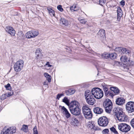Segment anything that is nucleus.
<instances>
[{"instance_id": "nucleus-52", "label": "nucleus", "mask_w": 134, "mask_h": 134, "mask_svg": "<svg viewBox=\"0 0 134 134\" xmlns=\"http://www.w3.org/2000/svg\"><path fill=\"white\" fill-rule=\"evenodd\" d=\"M114 96L113 93H112L110 91L109 96H110L113 98Z\"/></svg>"}, {"instance_id": "nucleus-8", "label": "nucleus", "mask_w": 134, "mask_h": 134, "mask_svg": "<svg viewBox=\"0 0 134 134\" xmlns=\"http://www.w3.org/2000/svg\"><path fill=\"white\" fill-rule=\"evenodd\" d=\"M38 32L37 31H30L27 32L25 36L27 38H34L38 35Z\"/></svg>"}, {"instance_id": "nucleus-39", "label": "nucleus", "mask_w": 134, "mask_h": 134, "mask_svg": "<svg viewBox=\"0 0 134 134\" xmlns=\"http://www.w3.org/2000/svg\"><path fill=\"white\" fill-rule=\"evenodd\" d=\"M57 8L58 10L60 12H63V8L62 6L60 5H59L57 6Z\"/></svg>"}, {"instance_id": "nucleus-13", "label": "nucleus", "mask_w": 134, "mask_h": 134, "mask_svg": "<svg viewBox=\"0 0 134 134\" xmlns=\"http://www.w3.org/2000/svg\"><path fill=\"white\" fill-rule=\"evenodd\" d=\"M41 50L40 48H37L36 49L35 52V59L36 60H40L43 57V55L41 53Z\"/></svg>"}, {"instance_id": "nucleus-35", "label": "nucleus", "mask_w": 134, "mask_h": 134, "mask_svg": "<svg viewBox=\"0 0 134 134\" xmlns=\"http://www.w3.org/2000/svg\"><path fill=\"white\" fill-rule=\"evenodd\" d=\"M62 101L67 104H68L69 103L68 99L66 97H64V98L63 99Z\"/></svg>"}, {"instance_id": "nucleus-3", "label": "nucleus", "mask_w": 134, "mask_h": 134, "mask_svg": "<svg viewBox=\"0 0 134 134\" xmlns=\"http://www.w3.org/2000/svg\"><path fill=\"white\" fill-rule=\"evenodd\" d=\"M115 116L119 121H126L127 119L126 116L121 108L116 109V110L115 111Z\"/></svg>"}, {"instance_id": "nucleus-53", "label": "nucleus", "mask_w": 134, "mask_h": 134, "mask_svg": "<svg viewBox=\"0 0 134 134\" xmlns=\"http://www.w3.org/2000/svg\"><path fill=\"white\" fill-rule=\"evenodd\" d=\"M46 65H48V66L49 67H51L52 66V65H50L49 64V62H47V63L46 64Z\"/></svg>"}, {"instance_id": "nucleus-27", "label": "nucleus", "mask_w": 134, "mask_h": 134, "mask_svg": "<svg viewBox=\"0 0 134 134\" xmlns=\"http://www.w3.org/2000/svg\"><path fill=\"white\" fill-rule=\"evenodd\" d=\"M112 104V102L111 100L108 99H105L103 103V105L104 107H106L107 106H108V104Z\"/></svg>"}, {"instance_id": "nucleus-33", "label": "nucleus", "mask_w": 134, "mask_h": 134, "mask_svg": "<svg viewBox=\"0 0 134 134\" xmlns=\"http://www.w3.org/2000/svg\"><path fill=\"white\" fill-rule=\"evenodd\" d=\"M116 54L115 53H113L110 54L109 58L111 59H114L116 58Z\"/></svg>"}, {"instance_id": "nucleus-38", "label": "nucleus", "mask_w": 134, "mask_h": 134, "mask_svg": "<svg viewBox=\"0 0 134 134\" xmlns=\"http://www.w3.org/2000/svg\"><path fill=\"white\" fill-rule=\"evenodd\" d=\"M79 20L80 23L83 24H85L87 22L86 21L85 19H81L79 18Z\"/></svg>"}, {"instance_id": "nucleus-31", "label": "nucleus", "mask_w": 134, "mask_h": 134, "mask_svg": "<svg viewBox=\"0 0 134 134\" xmlns=\"http://www.w3.org/2000/svg\"><path fill=\"white\" fill-rule=\"evenodd\" d=\"M75 91L74 90L70 89L68 91H65V93L67 95H71L75 93Z\"/></svg>"}, {"instance_id": "nucleus-6", "label": "nucleus", "mask_w": 134, "mask_h": 134, "mask_svg": "<svg viewBox=\"0 0 134 134\" xmlns=\"http://www.w3.org/2000/svg\"><path fill=\"white\" fill-rule=\"evenodd\" d=\"M24 62L21 60H19L14 64V69L16 72L20 71L22 69L24 65Z\"/></svg>"}, {"instance_id": "nucleus-19", "label": "nucleus", "mask_w": 134, "mask_h": 134, "mask_svg": "<svg viewBox=\"0 0 134 134\" xmlns=\"http://www.w3.org/2000/svg\"><path fill=\"white\" fill-rule=\"evenodd\" d=\"M60 23L62 25L68 26L69 23L67 20L64 18H61L60 20Z\"/></svg>"}, {"instance_id": "nucleus-9", "label": "nucleus", "mask_w": 134, "mask_h": 134, "mask_svg": "<svg viewBox=\"0 0 134 134\" xmlns=\"http://www.w3.org/2000/svg\"><path fill=\"white\" fill-rule=\"evenodd\" d=\"M126 108L128 112L131 113L134 111V102L132 101L128 102L126 104Z\"/></svg>"}, {"instance_id": "nucleus-34", "label": "nucleus", "mask_w": 134, "mask_h": 134, "mask_svg": "<svg viewBox=\"0 0 134 134\" xmlns=\"http://www.w3.org/2000/svg\"><path fill=\"white\" fill-rule=\"evenodd\" d=\"M61 109L63 113L64 114L68 111L67 110L64 106H61Z\"/></svg>"}, {"instance_id": "nucleus-20", "label": "nucleus", "mask_w": 134, "mask_h": 134, "mask_svg": "<svg viewBox=\"0 0 134 134\" xmlns=\"http://www.w3.org/2000/svg\"><path fill=\"white\" fill-rule=\"evenodd\" d=\"M105 31L102 29L100 30L98 32L97 34L99 37L104 38L105 37Z\"/></svg>"}, {"instance_id": "nucleus-44", "label": "nucleus", "mask_w": 134, "mask_h": 134, "mask_svg": "<svg viewBox=\"0 0 134 134\" xmlns=\"http://www.w3.org/2000/svg\"><path fill=\"white\" fill-rule=\"evenodd\" d=\"M6 94V96L8 97H9L12 95L13 94V92H8L7 93H5Z\"/></svg>"}, {"instance_id": "nucleus-12", "label": "nucleus", "mask_w": 134, "mask_h": 134, "mask_svg": "<svg viewBox=\"0 0 134 134\" xmlns=\"http://www.w3.org/2000/svg\"><path fill=\"white\" fill-rule=\"evenodd\" d=\"M69 121L71 125L74 126H77L79 123L78 119L74 117L71 118Z\"/></svg>"}, {"instance_id": "nucleus-23", "label": "nucleus", "mask_w": 134, "mask_h": 134, "mask_svg": "<svg viewBox=\"0 0 134 134\" xmlns=\"http://www.w3.org/2000/svg\"><path fill=\"white\" fill-rule=\"evenodd\" d=\"M110 90L113 91L115 94H117L119 93V90L116 87H111L110 88Z\"/></svg>"}, {"instance_id": "nucleus-14", "label": "nucleus", "mask_w": 134, "mask_h": 134, "mask_svg": "<svg viewBox=\"0 0 134 134\" xmlns=\"http://www.w3.org/2000/svg\"><path fill=\"white\" fill-rule=\"evenodd\" d=\"M5 29L6 31L11 36H14L15 35V31L12 27L7 26Z\"/></svg>"}, {"instance_id": "nucleus-18", "label": "nucleus", "mask_w": 134, "mask_h": 134, "mask_svg": "<svg viewBox=\"0 0 134 134\" xmlns=\"http://www.w3.org/2000/svg\"><path fill=\"white\" fill-rule=\"evenodd\" d=\"M93 111L96 114H100L103 112V110L101 108L97 107L94 108Z\"/></svg>"}, {"instance_id": "nucleus-32", "label": "nucleus", "mask_w": 134, "mask_h": 134, "mask_svg": "<svg viewBox=\"0 0 134 134\" xmlns=\"http://www.w3.org/2000/svg\"><path fill=\"white\" fill-rule=\"evenodd\" d=\"M109 56L110 54L106 52L104 53L101 55V57L102 58L105 59H107L109 58Z\"/></svg>"}, {"instance_id": "nucleus-28", "label": "nucleus", "mask_w": 134, "mask_h": 134, "mask_svg": "<svg viewBox=\"0 0 134 134\" xmlns=\"http://www.w3.org/2000/svg\"><path fill=\"white\" fill-rule=\"evenodd\" d=\"M21 130L24 132H27L28 131V126L27 125H23L22 126V128L21 129Z\"/></svg>"}, {"instance_id": "nucleus-54", "label": "nucleus", "mask_w": 134, "mask_h": 134, "mask_svg": "<svg viewBox=\"0 0 134 134\" xmlns=\"http://www.w3.org/2000/svg\"><path fill=\"white\" fill-rule=\"evenodd\" d=\"M46 84H47L46 83V82H44L43 83V85H46Z\"/></svg>"}, {"instance_id": "nucleus-47", "label": "nucleus", "mask_w": 134, "mask_h": 134, "mask_svg": "<svg viewBox=\"0 0 134 134\" xmlns=\"http://www.w3.org/2000/svg\"><path fill=\"white\" fill-rule=\"evenodd\" d=\"M130 123L132 126L134 128V118L131 120Z\"/></svg>"}, {"instance_id": "nucleus-45", "label": "nucleus", "mask_w": 134, "mask_h": 134, "mask_svg": "<svg viewBox=\"0 0 134 134\" xmlns=\"http://www.w3.org/2000/svg\"><path fill=\"white\" fill-rule=\"evenodd\" d=\"M134 64V62L133 61H131L130 62L129 60H128V63L126 65H129L130 66H132Z\"/></svg>"}, {"instance_id": "nucleus-21", "label": "nucleus", "mask_w": 134, "mask_h": 134, "mask_svg": "<svg viewBox=\"0 0 134 134\" xmlns=\"http://www.w3.org/2000/svg\"><path fill=\"white\" fill-rule=\"evenodd\" d=\"M112 104H108V106H107L106 107H104L105 108L106 112L108 113H110V112L112 109Z\"/></svg>"}, {"instance_id": "nucleus-48", "label": "nucleus", "mask_w": 134, "mask_h": 134, "mask_svg": "<svg viewBox=\"0 0 134 134\" xmlns=\"http://www.w3.org/2000/svg\"><path fill=\"white\" fill-rule=\"evenodd\" d=\"M103 90L104 92L108 90V89L106 86H103Z\"/></svg>"}, {"instance_id": "nucleus-55", "label": "nucleus", "mask_w": 134, "mask_h": 134, "mask_svg": "<svg viewBox=\"0 0 134 134\" xmlns=\"http://www.w3.org/2000/svg\"><path fill=\"white\" fill-rule=\"evenodd\" d=\"M103 64V66H104V64Z\"/></svg>"}, {"instance_id": "nucleus-46", "label": "nucleus", "mask_w": 134, "mask_h": 134, "mask_svg": "<svg viewBox=\"0 0 134 134\" xmlns=\"http://www.w3.org/2000/svg\"><path fill=\"white\" fill-rule=\"evenodd\" d=\"M64 96V94H59L57 95V99L59 100V98L61 97L62 96Z\"/></svg>"}, {"instance_id": "nucleus-1", "label": "nucleus", "mask_w": 134, "mask_h": 134, "mask_svg": "<svg viewBox=\"0 0 134 134\" xmlns=\"http://www.w3.org/2000/svg\"><path fill=\"white\" fill-rule=\"evenodd\" d=\"M69 108L71 113L73 115L77 116L80 114L81 110L79 107V104L76 101L72 102Z\"/></svg>"}, {"instance_id": "nucleus-36", "label": "nucleus", "mask_w": 134, "mask_h": 134, "mask_svg": "<svg viewBox=\"0 0 134 134\" xmlns=\"http://www.w3.org/2000/svg\"><path fill=\"white\" fill-rule=\"evenodd\" d=\"M6 97L5 94H3L0 96V99L2 100H3L6 98Z\"/></svg>"}, {"instance_id": "nucleus-22", "label": "nucleus", "mask_w": 134, "mask_h": 134, "mask_svg": "<svg viewBox=\"0 0 134 134\" xmlns=\"http://www.w3.org/2000/svg\"><path fill=\"white\" fill-rule=\"evenodd\" d=\"M83 114L85 117L87 119H91L92 116V115L91 111L85 113Z\"/></svg>"}, {"instance_id": "nucleus-11", "label": "nucleus", "mask_w": 134, "mask_h": 134, "mask_svg": "<svg viewBox=\"0 0 134 134\" xmlns=\"http://www.w3.org/2000/svg\"><path fill=\"white\" fill-rule=\"evenodd\" d=\"M16 131V127H12L7 129L3 133H2L1 134H13L15 133Z\"/></svg>"}, {"instance_id": "nucleus-41", "label": "nucleus", "mask_w": 134, "mask_h": 134, "mask_svg": "<svg viewBox=\"0 0 134 134\" xmlns=\"http://www.w3.org/2000/svg\"><path fill=\"white\" fill-rule=\"evenodd\" d=\"M33 130L34 134H38L36 126H35L33 129Z\"/></svg>"}, {"instance_id": "nucleus-42", "label": "nucleus", "mask_w": 134, "mask_h": 134, "mask_svg": "<svg viewBox=\"0 0 134 134\" xmlns=\"http://www.w3.org/2000/svg\"><path fill=\"white\" fill-rule=\"evenodd\" d=\"M64 114L65 115L66 118L67 119L69 118L71 115L69 113L68 111H67L65 113H64Z\"/></svg>"}, {"instance_id": "nucleus-10", "label": "nucleus", "mask_w": 134, "mask_h": 134, "mask_svg": "<svg viewBox=\"0 0 134 134\" xmlns=\"http://www.w3.org/2000/svg\"><path fill=\"white\" fill-rule=\"evenodd\" d=\"M115 51L118 54H122V53H128L130 51L125 48L122 47H116L115 49Z\"/></svg>"}, {"instance_id": "nucleus-43", "label": "nucleus", "mask_w": 134, "mask_h": 134, "mask_svg": "<svg viewBox=\"0 0 134 134\" xmlns=\"http://www.w3.org/2000/svg\"><path fill=\"white\" fill-rule=\"evenodd\" d=\"M105 0H99V4L101 5H103L105 3Z\"/></svg>"}, {"instance_id": "nucleus-16", "label": "nucleus", "mask_w": 134, "mask_h": 134, "mask_svg": "<svg viewBox=\"0 0 134 134\" xmlns=\"http://www.w3.org/2000/svg\"><path fill=\"white\" fill-rule=\"evenodd\" d=\"M117 19L119 21L120 18L122 16V12L120 7H118L117 10Z\"/></svg>"}, {"instance_id": "nucleus-7", "label": "nucleus", "mask_w": 134, "mask_h": 134, "mask_svg": "<svg viewBox=\"0 0 134 134\" xmlns=\"http://www.w3.org/2000/svg\"><path fill=\"white\" fill-rule=\"evenodd\" d=\"M108 123V121L107 118L105 116L101 117L98 121V125L100 126L105 127L107 126Z\"/></svg>"}, {"instance_id": "nucleus-4", "label": "nucleus", "mask_w": 134, "mask_h": 134, "mask_svg": "<svg viewBox=\"0 0 134 134\" xmlns=\"http://www.w3.org/2000/svg\"><path fill=\"white\" fill-rule=\"evenodd\" d=\"M91 92L94 97L97 99L101 98L103 96L102 90L99 88H94L92 89Z\"/></svg>"}, {"instance_id": "nucleus-50", "label": "nucleus", "mask_w": 134, "mask_h": 134, "mask_svg": "<svg viewBox=\"0 0 134 134\" xmlns=\"http://www.w3.org/2000/svg\"><path fill=\"white\" fill-rule=\"evenodd\" d=\"M125 1L124 0L121 1L120 2V4L121 5L123 6L125 4Z\"/></svg>"}, {"instance_id": "nucleus-37", "label": "nucleus", "mask_w": 134, "mask_h": 134, "mask_svg": "<svg viewBox=\"0 0 134 134\" xmlns=\"http://www.w3.org/2000/svg\"><path fill=\"white\" fill-rule=\"evenodd\" d=\"M5 87L7 90H10L11 89V87L10 85L8 83L7 85H5Z\"/></svg>"}, {"instance_id": "nucleus-24", "label": "nucleus", "mask_w": 134, "mask_h": 134, "mask_svg": "<svg viewBox=\"0 0 134 134\" xmlns=\"http://www.w3.org/2000/svg\"><path fill=\"white\" fill-rule=\"evenodd\" d=\"M82 109L83 114L85 113L91 111L90 109L86 105L83 106L82 107Z\"/></svg>"}, {"instance_id": "nucleus-25", "label": "nucleus", "mask_w": 134, "mask_h": 134, "mask_svg": "<svg viewBox=\"0 0 134 134\" xmlns=\"http://www.w3.org/2000/svg\"><path fill=\"white\" fill-rule=\"evenodd\" d=\"M87 126L88 127L90 128L91 129H93L96 130H97L98 129H96V127L94 128V125L92 123V122L91 121H89L88 122L87 124Z\"/></svg>"}, {"instance_id": "nucleus-40", "label": "nucleus", "mask_w": 134, "mask_h": 134, "mask_svg": "<svg viewBox=\"0 0 134 134\" xmlns=\"http://www.w3.org/2000/svg\"><path fill=\"white\" fill-rule=\"evenodd\" d=\"M110 130L112 131L113 132H114V133L116 134H118V132L116 131V129L114 127H112L110 128Z\"/></svg>"}, {"instance_id": "nucleus-15", "label": "nucleus", "mask_w": 134, "mask_h": 134, "mask_svg": "<svg viewBox=\"0 0 134 134\" xmlns=\"http://www.w3.org/2000/svg\"><path fill=\"white\" fill-rule=\"evenodd\" d=\"M125 100L123 98L119 97L116 99V102L118 105H122L125 103Z\"/></svg>"}, {"instance_id": "nucleus-17", "label": "nucleus", "mask_w": 134, "mask_h": 134, "mask_svg": "<svg viewBox=\"0 0 134 134\" xmlns=\"http://www.w3.org/2000/svg\"><path fill=\"white\" fill-rule=\"evenodd\" d=\"M120 60L122 62V63L124 64L125 65L127 64L128 63V60L127 57L123 56H122L120 58Z\"/></svg>"}, {"instance_id": "nucleus-2", "label": "nucleus", "mask_w": 134, "mask_h": 134, "mask_svg": "<svg viewBox=\"0 0 134 134\" xmlns=\"http://www.w3.org/2000/svg\"><path fill=\"white\" fill-rule=\"evenodd\" d=\"M91 92L86 90L85 92V96L87 103L89 104L93 105L96 102V100L93 97Z\"/></svg>"}, {"instance_id": "nucleus-5", "label": "nucleus", "mask_w": 134, "mask_h": 134, "mask_svg": "<svg viewBox=\"0 0 134 134\" xmlns=\"http://www.w3.org/2000/svg\"><path fill=\"white\" fill-rule=\"evenodd\" d=\"M118 129L121 131L127 132L130 130V127L128 124L123 123H121L118 125Z\"/></svg>"}, {"instance_id": "nucleus-51", "label": "nucleus", "mask_w": 134, "mask_h": 134, "mask_svg": "<svg viewBox=\"0 0 134 134\" xmlns=\"http://www.w3.org/2000/svg\"><path fill=\"white\" fill-rule=\"evenodd\" d=\"M105 92V96H109V92L108 91L104 92Z\"/></svg>"}, {"instance_id": "nucleus-49", "label": "nucleus", "mask_w": 134, "mask_h": 134, "mask_svg": "<svg viewBox=\"0 0 134 134\" xmlns=\"http://www.w3.org/2000/svg\"><path fill=\"white\" fill-rule=\"evenodd\" d=\"M109 132V130L108 129H105L103 130V133H106Z\"/></svg>"}, {"instance_id": "nucleus-29", "label": "nucleus", "mask_w": 134, "mask_h": 134, "mask_svg": "<svg viewBox=\"0 0 134 134\" xmlns=\"http://www.w3.org/2000/svg\"><path fill=\"white\" fill-rule=\"evenodd\" d=\"M44 76L46 78V79L48 81V82H50L51 81V76L47 72L44 73Z\"/></svg>"}, {"instance_id": "nucleus-30", "label": "nucleus", "mask_w": 134, "mask_h": 134, "mask_svg": "<svg viewBox=\"0 0 134 134\" xmlns=\"http://www.w3.org/2000/svg\"><path fill=\"white\" fill-rule=\"evenodd\" d=\"M47 9L49 14L51 16H54V11L53 10L50 8H48Z\"/></svg>"}, {"instance_id": "nucleus-26", "label": "nucleus", "mask_w": 134, "mask_h": 134, "mask_svg": "<svg viewBox=\"0 0 134 134\" xmlns=\"http://www.w3.org/2000/svg\"><path fill=\"white\" fill-rule=\"evenodd\" d=\"M79 8L76 4L73 5L70 8V9L72 12L77 11L79 10Z\"/></svg>"}]
</instances>
